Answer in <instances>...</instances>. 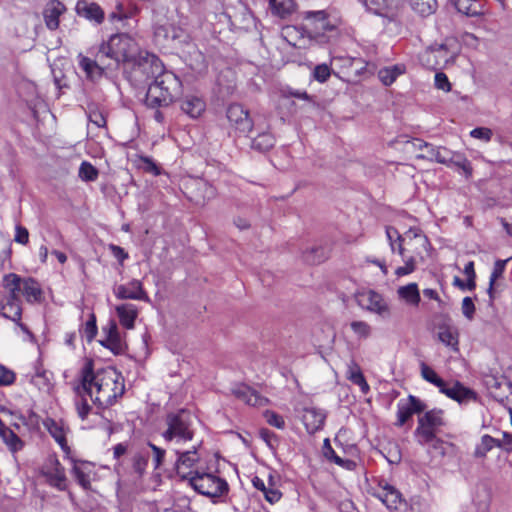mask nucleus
<instances>
[{"label":"nucleus","mask_w":512,"mask_h":512,"mask_svg":"<svg viewBox=\"0 0 512 512\" xmlns=\"http://www.w3.org/2000/svg\"><path fill=\"white\" fill-rule=\"evenodd\" d=\"M76 394H77V396L75 399V407H76L77 414L81 418V420H86L87 416L90 412V409H91L87 399L85 398L87 393H85L84 391H81V394H79L76 391Z\"/></svg>","instance_id":"48"},{"label":"nucleus","mask_w":512,"mask_h":512,"mask_svg":"<svg viewBox=\"0 0 512 512\" xmlns=\"http://www.w3.org/2000/svg\"><path fill=\"white\" fill-rule=\"evenodd\" d=\"M298 414L307 432L310 434L322 429L326 419L325 412L314 406L304 407Z\"/></svg>","instance_id":"17"},{"label":"nucleus","mask_w":512,"mask_h":512,"mask_svg":"<svg viewBox=\"0 0 512 512\" xmlns=\"http://www.w3.org/2000/svg\"><path fill=\"white\" fill-rule=\"evenodd\" d=\"M43 426L59 444L61 449L64 452L68 453L70 451V448L66 441V433L68 431V427L62 421H56L51 418L45 419L43 421Z\"/></svg>","instance_id":"24"},{"label":"nucleus","mask_w":512,"mask_h":512,"mask_svg":"<svg viewBox=\"0 0 512 512\" xmlns=\"http://www.w3.org/2000/svg\"><path fill=\"white\" fill-rule=\"evenodd\" d=\"M313 75L317 81L323 83L330 77L331 69L327 64H320L315 67Z\"/></svg>","instance_id":"56"},{"label":"nucleus","mask_w":512,"mask_h":512,"mask_svg":"<svg viewBox=\"0 0 512 512\" xmlns=\"http://www.w3.org/2000/svg\"><path fill=\"white\" fill-rule=\"evenodd\" d=\"M368 12L392 20L397 15L398 0H359Z\"/></svg>","instance_id":"15"},{"label":"nucleus","mask_w":512,"mask_h":512,"mask_svg":"<svg viewBox=\"0 0 512 512\" xmlns=\"http://www.w3.org/2000/svg\"><path fill=\"white\" fill-rule=\"evenodd\" d=\"M140 71L148 77H155L146 94L147 106L165 107L180 95L182 89L180 79L173 72L163 70V65L156 55L146 53L143 62H140Z\"/></svg>","instance_id":"2"},{"label":"nucleus","mask_w":512,"mask_h":512,"mask_svg":"<svg viewBox=\"0 0 512 512\" xmlns=\"http://www.w3.org/2000/svg\"><path fill=\"white\" fill-rule=\"evenodd\" d=\"M124 388L123 379L115 369L108 367L94 373L87 364L82 371L81 385L75 391L79 394L84 391L94 404L105 408L122 396Z\"/></svg>","instance_id":"3"},{"label":"nucleus","mask_w":512,"mask_h":512,"mask_svg":"<svg viewBox=\"0 0 512 512\" xmlns=\"http://www.w3.org/2000/svg\"><path fill=\"white\" fill-rule=\"evenodd\" d=\"M14 240L17 243H20V244L28 243V241H29V231L26 228H24V227H22L20 225H17L16 228H15Z\"/></svg>","instance_id":"64"},{"label":"nucleus","mask_w":512,"mask_h":512,"mask_svg":"<svg viewBox=\"0 0 512 512\" xmlns=\"http://www.w3.org/2000/svg\"><path fill=\"white\" fill-rule=\"evenodd\" d=\"M263 415H264L266 422L270 426H273L277 429L285 428L284 418L281 415L277 414L276 412L271 411V410H266Z\"/></svg>","instance_id":"53"},{"label":"nucleus","mask_w":512,"mask_h":512,"mask_svg":"<svg viewBox=\"0 0 512 512\" xmlns=\"http://www.w3.org/2000/svg\"><path fill=\"white\" fill-rule=\"evenodd\" d=\"M2 286L4 290L9 293L10 298H19V296L23 294V287L27 297L29 298L30 296L28 283H24L21 277L17 274L10 273L5 275L2 280Z\"/></svg>","instance_id":"26"},{"label":"nucleus","mask_w":512,"mask_h":512,"mask_svg":"<svg viewBox=\"0 0 512 512\" xmlns=\"http://www.w3.org/2000/svg\"><path fill=\"white\" fill-rule=\"evenodd\" d=\"M347 379L357 385L363 394H367L370 387L361 371L360 366L355 361H350L347 365Z\"/></svg>","instance_id":"30"},{"label":"nucleus","mask_w":512,"mask_h":512,"mask_svg":"<svg viewBox=\"0 0 512 512\" xmlns=\"http://www.w3.org/2000/svg\"><path fill=\"white\" fill-rule=\"evenodd\" d=\"M411 8L420 16L426 17L436 10V0H409Z\"/></svg>","instance_id":"40"},{"label":"nucleus","mask_w":512,"mask_h":512,"mask_svg":"<svg viewBox=\"0 0 512 512\" xmlns=\"http://www.w3.org/2000/svg\"><path fill=\"white\" fill-rule=\"evenodd\" d=\"M188 484L199 494L217 498L228 492V483L223 478L207 472H198Z\"/></svg>","instance_id":"7"},{"label":"nucleus","mask_w":512,"mask_h":512,"mask_svg":"<svg viewBox=\"0 0 512 512\" xmlns=\"http://www.w3.org/2000/svg\"><path fill=\"white\" fill-rule=\"evenodd\" d=\"M440 392L459 404L476 400V393L458 381L454 382L451 386H447L444 383V387L441 388Z\"/></svg>","instance_id":"21"},{"label":"nucleus","mask_w":512,"mask_h":512,"mask_svg":"<svg viewBox=\"0 0 512 512\" xmlns=\"http://www.w3.org/2000/svg\"><path fill=\"white\" fill-rule=\"evenodd\" d=\"M281 36L288 44L299 49L307 48L312 42L305 25H287L282 28Z\"/></svg>","instance_id":"16"},{"label":"nucleus","mask_w":512,"mask_h":512,"mask_svg":"<svg viewBox=\"0 0 512 512\" xmlns=\"http://www.w3.org/2000/svg\"><path fill=\"white\" fill-rule=\"evenodd\" d=\"M227 119L239 134L247 135L253 128L248 110L240 104H231L228 107Z\"/></svg>","instance_id":"13"},{"label":"nucleus","mask_w":512,"mask_h":512,"mask_svg":"<svg viewBox=\"0 0 512 512\" xmlns=\"http://www.w3.org/2000/svg\"><path fill=\"white\" fill-rule=\"evenodd\" d=\"M0 434L12 451H17L22 447L21 440L11 430H1Z\"/></svg>","instance_id":"50"},{"label":"nucleus","mask_w":512,"mask_h":512,"mask_svg":"<svg viewBox=\"0 0 512 512\" xmlns=\"http://www.w3.org/2000/svg\"><path fill=\"white\" fill-rule=\"evenodd\" d=\"M386 237L393 254H398L403 262L395 269L397 277H403L416 270L418 261H423L430 250V242L420 228L412 227L400 234L394 227L386 228Z\"/></svg>","instance_id":"1"},{"label":"nucleus","mask_w":512,"mask_h":512,"mask_svg":"<svg viewBox=\"0 0 512 512\" xmlns=\"http://www.w3.org/2000/svg\"><path fill=\"white\" fill-rule=\"evenodd\" d=\"M15 375L13 371L0 365V386L10 385L14 382Z\"/></svg>","instance_id":"60"},{"label":"nucleus","mask_w":512,"mask_h":512,"mask_svg":"<svg viewBox=\"0 0 512 512\" xmlns=\"http://www.w3.org/2000/svg\"><path fill=\"white\" fill-rule=\"evenodd\" d=\"M439 340L453 350H458V331L455 327H441L438 333Z\"/></svg>","instance_id":"37"},{"label":"nucleus","mask_w":512,"mask_h":512,"mask_svg":"<svg viewBox=\"0 0 512 512\" xmlns=\"http://www.w3.org/2000/svg\"><path fill=\"white\" fill-rule=\"evenodd\" d=\"M406 71L405 65L396 64L390 67H385L380 69L378 72V77L380 81L386 85H391L400 75L404 74Z\"/></svg>","instance_id":"34"},{"label":"nucleus","mask_w":512,"mask_h":512,"mask_svg":"<svg viewBox=\"0 0 512 512\" xmlns=\"http://www.w3.org/2000/svg\"><path fill=\"white\" fill-rule=\"evenodd\" d=\"M275 144V138L272 134L264 132L252 140L251 147L260 152L268 151Z\"/></svg>","instance_id":"42"},{"label":"nucleus","mask_w":512,"mask_h":512,"mask_svg":"<svg viewBox=\"0 0 512 512\" xmlns=\"http://www.w3.org/2000/svg\"><path fill=\"white\" fill-rule=\"evenodd\" d=\"M98 170L88 161H83L79 167L78 176L84 182H93L98 178Z\"/></svg>","instance_id":"45"},{"label":"nucleus","mask_w":512,"mask_h":512,"mask_svg":"<svg viewBox=\"0 0 512 512\" xmlns=\"http://www.w3.org/2000/svg\"><path fill=\"white\" fill-rule=\"evenodd\" d=\"M115 311L119 318L120 324L126 329H133L135 320L138 317L139 310L136 305L131 303H124L117 305Z\"/></svg>","instance_id":"27"},{"label":"nucleus","mask_w":512,"mask_h":512,"mask_svg":"<svg viewBox=\"0 0 512 512\" xmlns=\"http://www.w3.org/2000/svg\"><path fill=\"white\" fill-rule=\"evenodd\" d=\"M235 397L245 404L253 407H262L267 405L268 399L260 395L256 390L247 385H238L234 388Z\"/></svg>","instance_id":"22"},{"label":"nucleus","mask_w":512,"mask_h":512,"mask_svg":"<svg viewBox=\"0 0 512 512\" xmlns=\"http://www.w3.org/2000/svg\"><path fill=\"white\" fill-rule=\"evenodd\" d=\"M305 21V26L307 28L311 41L323 42V24L321 22H318L317 24H311L312 19H309V12H306L305 14Z\"/></svg>","instance_id":"47"},{"label":"nucleus","mask_w":512,"mask_h":512,"mask_svg":"<svg viewBox=\"0 0 512 512\" xmlns=\"http://www.w3.org/2000/svg\"><path fill=\"white\" fill-rule=\"evenodd\" d=\"M445 425L444 412L440 409H433L419 417L418 426L415 430V437L421 445L430 441L442 446V440L436 437L437 430Z\"/></svg>","instance_id":"6"},{"label":"nucleus","mask_w":512,"mask_h":512,"mask_svg":"<svg viewBox=\"0 0 512 512\" xmlns=\"http://www.w3.org/2000/svg\"><path fill=\"white\" fill-rule=\"evenodd\" d=\"M146 51H141L137 41L126 33L112 35L107 42H103L98 49V59L107 57L116 63L131 62L140 70Z\"/></svg>","instance_id":"4"},{"label":"nucleus","mask_w":512,"mask_h":512,"mask_svg":"<svg viewBox=\"0 0 512 512\" xmlns=\"http://www.w3.org/2000/svg\"><path fill=\"white\" fill-rule=\"evenodd\" d=\"M77 60L79 67L85 73L87 79L96 81L102 77L104 70L98 63L102 62V58L98 59L96 56V59H91L80 53L77 56Z\"/></svg>","instance_id":"25"},{"label":"nucleus","mask_w":512,"mask_h":512,"mask_svg":"<svg viewBox=\"0 0 512 512\" xmlns=\"http://www.w3.org/2000/svg\"><path fill=\"white\" fill-rule=\"evenodd\" d=\"M149 447L153 451V463L155 469H157L162 464L166 452L164 449L157 447L156 445L151 443H149Z\"/></svg>","instance_id":"61"},{"label":"nucleus","mask_w":512,"mask_h":512,"mask_svg":"<svg viewBox=\"0 0 512 512\" xmlns=\"http://www.w3.org/2000/svg\"><path fill=\"white\" fill-rule=\"evenodd\" d=\"M397 296L401 301L413 307H417L421 300L418 285L416 283H409L407 285L400 286L397 289Z\"/></svg>","instance_id":"29"},{"label":"nucleus","mask_w":512,"mask_h":512,"mask_svg":"<svg viewBox=\"0 0 512 512\" xmlns=\"http://www.w3.org/2000/svg\"><path fill=\"white\" fill-rule=\"evenodd\" d=\"M495 447H502L500 440L485 434L481 437L480 443L477 444L474 455L477 458H484Z\"/></svg>","instance_id":"36"},{"label":"nucleus","mask_w":512,"mask_h":512,"mask_svg":"<svg viewBox=\"0 0 512 512\" xmlns=\"http://www.w3.org/2000/svg\"><path fill=\"white\" fill-rule=\"evenodd\" d=\"M458 12L474 17L480 15L479 5L474 0H450Z\"/></svg>","instance_id":"38"},{"label":"nucleus","mask_w":512,"mask_h":512,"mask_svg":"<svg viewBox=\"0 0 512 512\" xmlns=\"http://www.w3.org/2000/svg\"><path fill=\"white\" fill-rule=\"evenodd\" d=\"M113 294L120 300H139L150 302L147 292L140 280L133 279L125 284H118L113 287Z\"/></svg>","instance_id":"14"},{"label":"nucleus","mask_w":512,"mask_h":512,"mask_svg":"<svg viewBox=\"0 0 512 512\" xmlns=\"http://www.w3.org/2000/svg\"><path fill=\"white\" fill-rule=\"evenodd\" d=\"M147 466V455L143 453H137L133 457V468L134 470L141 475Z\"/></svg>","instance_id":"58"},{"label":"nucleus","mask_w":512,"mask_h":512,"mask_svg":"<svg viewBox=\"0 0 512 512\" xmlns=\"http://www.w3.org/2000/svg\"><path fill=\"white\" fill-rule=\"evenodd\" d=\"M205 109V101L196 95H187L181 101V110L191 118H198Z\"/></svg>","instance_id":"28"},{"label":"nucleus","mask_w":512,"mask_h":512,"mask_svg":"<svg viewBox=\"0 0 512 512\" xmlns=\"http://www.w3.org/2000/svg\"><path fill=\"white\" fill-rule=\"evenodd\" d=\"M309 19H312L311 24L321 22L323 32V42L328 39V34L337 32L341 24V20L337 16H330L326 11H309Z\"/></svg>","instance_id":"19"},{"label":"nucleus","mask_w":512,"mask_h":512,"mask_svg":"<svg viewBox=\"0 0 512 512\" xmlns=\"http://www.w3.org/2000/svg\"><path fill=\"white\" fill-rule=\"evenodd\" d=\"M325 445L327 446V448L324 451L326 458H328L329 460H332L335 464L342 466V467H344L345 464L349 463L348 460H344L341 457H339L338 455H336L335 451L329 445L328 439L325 440Z\"/></svg>","instance_id":"59"},{"label":"nucleus","mask_w":512,"mask_h":512,"mask_svg":"<svg viewBox=\"0 0 512 512\" xmlns=\"http://www.w3.org/2000/svg\"><path fill=\"white\" fill-rule=\"evenodd\" d=\"M375 496L391 512H405L407 510V503L402 498L401 493L385 481L379 483Z\"/></svg>","instance_id":"10"},{"label":"nucleus","mask_w":512,"mask_h":512,"mask_svg":"<svg viewBox=\"0 0 512 512\" xmlns=\"http://www.w3.org/2000/svg\"><path fill=\"white\" fill-rule=\"evenodd\" d=\"M81 333L82 336L85 337L88 342L94 339V337L97 334L96 318L94 314L90 315V318L85 323Z\"/></svg>","instance_id":"51"},{"label":"nucleus","mask_w":512,"mask_h":512,"mask_svg":"<svg viewBox=\"0 0 512 512\" xmlns=\"http://www.w3.org/2000/svg\"><path fill=\"white\" fill-rule=\"evenodd\" d=\"M304 260L310 264H316L321 262L325 255L322 248L312 247L304 253Z\"/></svg>","instance_id":"54"},{"label":"nucleus","mask_w":512,"mask_h":512,"mask_svg":"<svg viewBox=\"0 0 512 512\" xmlns=\"http://www.w3.org/2000/svg\"><path fill=\"white\" fill-rule=\"evenodd\" d=\"M140 9L134 4L125 6L123 3H117L115 10L110 13L109 19L111 21H123L131 19L139 13Z\"/></svg>","instance_id":"33"},{"label":"nucleus","mask_w":512,"mask_h":512,"mask_svg":"<svg viewBox=\"0 0 512 512\" xmlns=\"http://www.w3.org/2000/svg\"><path fill=\"white\" fill-rule=\"evenodd\" d=\"M444 154H449V150L441 147L437 148L428 144L425 145V149L418 155V157L441 163L446 161Z\"/></svg>","instance_id":"39"},{"label":"nucleus","mask_w":512,"mask_h":512,"mask_svg":"<svg viewBox=\"0 0 512 512\" xmlns=\"http://www.w3.org/2000/svg\"><path fill=\"white\" fill-rule=\"evenodd\" d=\"M183 31L172 24L159 25L155 28V37L163 41H175L181 38Z\"/></svg>","instance_id":"35"},{"label":"nucleus","mask_w":512,"mask_h":512,"mask_svg":"<svg viewBox=\"0 0 512 512\" xmlns=\"http://www.w3.org/2000/svg\"><path fill=\"white\" fill-rule=\"evenodd\" d=\"M73 475L75 476L78 483L87 488L90 485V470L88 469V464L84 462H74Z\"/></svg>","instance_id":"41"},{"label":"nucleus","mask_w":512,"mask_h":512,"mask_svg":"<svg viewBox=\"0 0 512 512\" xmlns=\"http://www.w3.org/2000/svg\"><path fill=\"white\" fill-rule=\"evenodd\" d=\"M350 328L360 340L368 339L372 335V326L366 321L355 320L350 323Z\"/></svg>","instance_id":"44"},{"label":"nucleus","mask_w":512,"mask_h":512,"mask_svg":"<svg viewBox=\"0 0 512 512\" xmlns=\"http://www.w3.org/2000/svg\"><path fill=\"white\" fill-rule=\"evenodd\" d=\"M139 166L148 173H151L154 176H158L161 174L160 167L149 157L141 156L139 157Z\"/></svg>","instance_id":"52"},{"label":"nucleus","mask_w":512,"mask_h":512,"mask_svg":"<svg viewBox=\"0 0 512 512\" xmlns=\"http://www.w3.org/2000/svg\"><path fill=\"white\" fill-rule=\"evenodd\" d=\"M470 136L484 142H489L493 136V132L487 127H477L470 131Z\"/></svg>","instance_id":"55"},{"label":"nucleus","mask_w":512,"mask_h":512,"mask_svg":"<svg viewBox=\"0 0 512 512\" xmlns=\"http://www.w3.org/2000/svg\"><path fill=\"white\" fill-rule=\"evenodd\" d=\"M176 453L178 454L176 473L181 479L189 482L190 479L199 472L197 464L200 460V456L197 449L193 446V450L183 452L176 451Z\"/></svg>","instance_id":"12"},{"label":"nucleus","mask_w":512,"mask_h":512,"mask_svg":"<svg viewBox=\"0 0 512 512\" xmlns=\"http://www.w3.org/2000/svg\"><path fill=\"white\" fill-rule=\"evenodd\" d=\"M166 429L162 432V437L175 445H184L192 441L194 437V428L192 416L186 410H180L176 413L167 415Z\"/></svg>","instance_id":"5"},{"label":"nucleus","mask_w":512,"mask_h":512,"mask_svg":"<svg viewBox=\"0 0 512 512\" xmlns=\"http://www.w3.org/2000/svg\"><path fill=\"white\" fill-rule=\"evenodd\" d=\"M75 11L79 17L85 18L90 22L99 25L104 21L105 13L103 9L95 2L87 0H78Z\"/></svg>","instance_id":"20"},{"label":"nucleus","mask_w":512,"mask_h":512,"mask_svg":"<svg viewBox=\"0 0 512 512\" xmlns=\"http://www.w3.org/2000/svg\"><path fill=\"white\" fill-rule=\"evenodd\" d=\"M446 159L445 162H441L445 165H453L460 168L466 176L472 174V167L470 161L461 153L449 151V154H444Z\"/></svg>","instance_id":"32"},{"label":"nucleus","mask_w":512,"mask_h":512,"mask_svg":"<svg viewBox=\"0 0 512 512\" xmlns=\"http://www.w3.org/2000/svg\"><path fill=\"white\" fill-rule=\"evenodd\" d=\"M434 81L437 89L442 90L444 92H449L451 90V84L446 74L442 72H437L435 74Z\"/></svg>","instance_id":"57"},{"label":"nucleus","mask_w":512,"mask_h":512,"mask_svg":"<svg viewBox=\"0 0 512 512\" xmlns=\"http://www.w3.org/2000/svg\"><path fill=\"white\" fill-rule=\"evenodd\" d=\"M397 407V424L399 426L404 425L414 413L424 410L423 403L414 396H409L406 401H400Z\"/></svg>","instance_id":"23"},{"label":"nucleus","mask_w":512,"mask_h":512,"mask_svg":"<svg viewBox=\"0 0 512 512\" xmlns=\"http://www.w3.org/2000/svg\"><path fill=\"white\" fill-rule=\"evenodd\" d=\"M356 61L355 58L351 57H345V56H335L331 59V64L337 67H351L354 62Z\"/></svg>","instance_id":"63"},{"label":"nucleus","mask_w":512,"mask_h":512,"mask_svg":"<svg viewBox=\"0 0 512 512\" xmlns=\"http://www.w3.org/2000/svg\"><path fill=\"white\" fill-rule=\"evenodd\" d=\"M66 12V6L59 0H49L43 10L42 16L46 27L49 30H56L59 27L60 16Z\"/></svg>","instance_id":"18"},{"label":"nucleus","mask_w":512,"mask_h":512,"mask_svg":"<svg viewBox=\"0 0 512 512\" xmlns=\"http://www.w3.org/2000/svg\"><path fill=\"white\" fill-rule=\"evenodd\" d=\"M507 262H508V259L497 260L494 264L492 273L490 275L489 288H488V293L490 294V297H492V291H493L494 284H495L496 280L502 276Z\"/></svg>","instance_id":"49"},{"label":"nucleus","mask_w":512,"mask_h":512,"mask_svg":"<svg viewBox=\"0 0 512 512\" xmlns=\"http://www.w3.org/2000/svg\"><path fill=\"white\" fill-rule=\"evenodd\" d=\"M46 482L56 489L63 491L67 488L65 470L54 456L49 457L40 470Z\"/></svg>","instance_id":"11"},{"label":"nucleus","mask_w":512,"mask_h":512,"mask_svg":"<svg viewBox=\"0 0 512 512\" xmlns=\"http://www.w3.org/2000/svg\"><path fill=\"white\" fill-rule=\"evenodd\" d=\"M2 314L13 321H19L21 318L19 298H10L8 302L3 305Z\"/></svg>","instance_id":"43"},{"label":"nucleus","mask_w":512,"mask_h":512,"mask_svg":"<svg viewBox=\"0 0 512 512\" xmlns=\"http://www.w3.org/2000/svg\"><path fill=\"white\" fill-rule=\"evenodd\" d=\"M421 375L427 382L438 387L439 390H441V388L444 387V380L437 375L434 369H432L425 363L421 364Z\"/></svg>","instance_id":"46"},{"label":"nucleus","mask_w":512,"mask_h":512,"mask_svg":"<svg viewBox=\"0 0 512 512\" xmlns=\"http://www.w3.org/2000/svg\"><path fill=\"white\" fill-rule=\"evenodd\" d=\"M475 312V306L470 297H465L462 301V313L464 316L471 320Z\"/></svg>","instance_id":"62"},{"label":"nucleus","mask_w":512,"mask_h":512,"mask_svg":"<svg viewBox=\"0 0 512 512\" xmlns=\"http://www.w3.org/2000/svg\"><path fill=\"white\" fill-rule=\"evenodd\" d=\"M269 7L273 15L284 19L296 11L297 5L294 0H269Z\"/></svg>","instance_id":"31"},{"label":"nucleus","mask_w":512,"mask_h":512,"mask_svg":"<svg viewBox=\"0 0 512 512\" xmlns=\"http://www.w3.org/2000/svg\"><path fill=\"white\" fill-rule=\"evenodd\" d=\"M456 57V49H450L448 44H436L428 47L420 60L427 68L436 70L453 64Z\"/></svg>","instance_id":"8"},{"label":"nucleus","mask_w":512,"mask_h":512,"mask_svg":"<svg viewBox=\"0 0 512 512\" xmlns=\"http://www.w3.org/2000/svg\"><path fill=\"white\" fill-rule=\"evenodd\" d=\"M358 305L370 313L376 314L382 318H388L391 315V309L382 294L368 289L362 290L356 294Z\"/></svg>","instance_id":"9"}]
</instances>
